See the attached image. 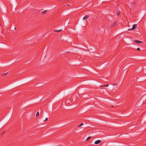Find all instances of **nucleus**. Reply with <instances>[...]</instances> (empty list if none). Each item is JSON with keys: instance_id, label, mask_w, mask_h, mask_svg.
<instances>
[{"instance_id": "obj_11", "label": "nucleus", "mask_w": 146, "mask_h": 146, "mask_svg": "<svg viewBox=\"0 0 146 146\" xmlns=\"http://www.w3.org/2000/svg\"><path fill=\"white\" fill-rule=\"evenodd\" d=\"M129 65H127V64L123 68L125 70L126 69V68Z\"/></svg>"}, {"instance_id": "obj_3", "label": "nucleus", "mask_w": 146, "mask_h": 146, "mask_svg": "<svg viewBox=\"0 0 146 146\" xmlns=\"http://www.w3.org/2000/svg\"><path fill=\"white\" fill-rule=\"evenodd\" d=\"M101 142V141L100 140H98L94 142V144H98L100 143Z\"/></svg>"}, {"instance_id": "obj_21", "label": "nucleus", "mask_w": 146, "mask_h": 146, "mask_svg": "<svg viewBox=\"0 0 146 146\" xmlns=\"http://www.w3.org/2000/svg\"><path fill=\"white\" fill-rule=\"evenodd\" d=\"M133 29H131V28H129L128 29V30L129 31H131L133 30Z\"/></svg>"}, {"instance_id": "obj_9", "label": "nucleus", "mask_w": 146, "mask_h": 146, "mask_svg": "<svg viewBox=\"0 0 146 146\" xmlns=\"http://www.w3.org/2000/svg\"><path fill=\"white\" fill-rule=\"evenodd\" d=\"M47 11V10H44V11H42V13L43 14H44L46 13Z\"/></svg>"}, {"instance_id": "obj_4", "label": "nucleus", "mask_w": 146, "mask_h": 146, "mask_svg": "<svg viewBox=\"0 0 146 146\" xmlns=\"http://www.w3.org/2000/svg\"><path fill=\"white\" fill-rule=\"evenodd\" d=\"M137 24H134L132 26V28L131 29L134 30L135 29L136 27H137Z\"/></svg>"}, {"instance_id": "obj_20", "label": "nucleus", "mask_w": 146, "mask_h": 146, "mask_svg": "<svg viewBox=\"0 0 146 146\" xmlns=\"http://www.w3.org/2000/svg\"><path fill=\"white\" fill-rule=\"evenodd\" d=\"M48 119V118H46L45 120H44V121H46Z\"/></svg>"}, {"instance_id": "obj_14", "label": "nucleus", "mask_w": 146, "mask_h": 146, "mask_svg": "<svg viewBox=\"0 0 146 146\" xmlns=\"http://www.w3.org/2000/svg\"><path fill=\"white\" fill-rule=\"evenodd\" d=\"M39 112H38H38H37V113H36V117H37V116H38V115H39Z\"/></svg>"}, {"instance_id": "obj_8", "label": "nucleus", "mask_w": 146, "mask_h": 146, "mask_svg": "<svg viewBox=\"0 0 146 146\" xmlns=\"http://www.w3.org/2000/svg\"><path fill=\"white\" fill-rule=\"evenodd\" d=\"M62 29H61L59 30H54V32H60L62 31Z\"/></svg>"}, {"instance_id": "obj_12", "label": "nucleus", "mask_w": 146, "mask_h": 146, "mask_svg": "<svg viewBox=\"0 0 146 146\" xmlns=\"http://www.w3.org/2000/svg\"><path fill=\"white\" fill-rule=\"evenodd\" d=\"M109 86L108 84L106 85H101L100 86V87H102V86H105V87H108Z\"/></svg>"}, {"instance_id": "obj_18", "label": "nucleus", "mask_w": 146, "mask_h": 146, "mask_svg": "<svg viewBox=\"0 0 146 146\" xmlns=\"http://www.w3.org/2000/svg\"><path fill=\"white\" fill-rule=\"evenodd\" d=\"M8 72H7V73H5L4 74H2V75H6V74H8Z\"/></svg>"}, {"instance_id": "obj_7", "label": "nucleus", "mask_w": 146, "mask_h": 146, "mask_svg": "<svg viewBox=\"0 0 146 146\" xmlns=\"http://www.w3.org/2000/svg\"><path fill=\"white\" fill-rule=\"evenodd\" d=\"M84 22V24H82V26L83 27H84V26H85L86 25L87 23V21H85Z\"/></svg>"}, {"instance_id": "obj_22", "label": "nucleus", "mask_w": 146, "mask_h": 146, "mask_svg": "<svg viewBox=\"0 0 146 146\" xmlns=\"http://www.w3.org/2000/svg\"><path fill=\"white\" fill-rule=\"evenodd\" d=\"M14 29H15V30H16V28H14Z\"/></svg>"}, {"instance_id": "obj_17", "label": "nucleus", "mask_w": 146, "mask_h": 146, "mask_svg": "<svg viewBox=\"0 0 146 146\" xmlns=\"http://www.w3.org/2000/svg\"><path fill=\"white\" fill-rule=\"evenodd\" d=\"M120 13L119 12L117 13V16H118L119 15Z\"/></svg>"}, {"instance_id": "obj_10", "label": "nucleus", "mask_w": 146, "mask_h": 146, "mask_svg": "<svg viewBox=\"0 0 146 146\" xmlns=\"http://www.w3.org/2000/svg\"><path fill=\"white\" fill-rule=\"evenodd\" d=\"M135 4V2H132L131 3V5L133 6Z\"/></svg>"}, {"instance_id": "obj_23", "label": "nucleus", "mask_w": 146, "mask_h": 146, "mask_svg": "<svg viewBox=\"0 0 146 146\" xmlns=\"http://www.w3.org/2000/svg\"><path fill=\"white\" fill-rule=\"evenodd\" d=\"M139 102V101H138L137 103H138Z\"/></svg>"}, {"instance_id": "obj_13", "label": "nucleus", "mask_w": 146, "mask_h": 146, "mask_svg": "<svg viewBox=\"0 0 146 146\" xmlns=\"http://www.w3.org/2000/svg\"><path fill=\"white\" fill-rule=\"evenodd\" d=\"M91 137L90 136L88 137L86 139V140L87 141H88Z\"/></svg>"}, {"instance_id": "obj_5", "label": "nucleus", "mask_w": 146, "mask_h": 146, "mask_svg": "<svg viewBox=\"0 0 146 146\" xmlns=\"http://www.w3.org/2000/svg\"><path fill=\"white\" fill-rule=\"evenodd\" d=\"M89 16L86 15L83 18V20H84L87 19L89 17Z\"/></svg>"}, {"instance_id": "obj_24", "label": "nucleus", "mask_w": 146, "mask_h": 146, "mask_svg": "<svg viewBox=\"0 0 146 146\" xmlns=\"http://www.w3.org/2000/svg\"><path fill=\"white\" fill-rule=\"evenodd\" d=\"M111 107H113V106H111Z\"/></svg>"}, {"instance_id": "obj_16", "label": "nucleus", "mask_w": 146, "mask_h": 146, "mask_svg": "<svg viewBox=\"0 0 146 146\" xmlns=\"http://www.w3.org/2000/svg\"><path fill=\"white\" fill-rule=\"evenodd\" d=\"M131 126L133 127H134V128L136 127V126H135V125H131Z\"/></svg>"}, {"instance_id": "obj_2", "label": "nucleus", "mask_w": 146, "mask_h": 146, "mask_svg": "<svg viewBox=\"0 0 146 146\" xmlns=\"http://www.w3.org/2000/svg\"><path fill=\"white\" fill-rule=\"evenodd\" d=\"M134 41L136 43H142V41H140L137 40H134Z\"/></svg>"}, {"instance_id": "obj_19", "label": "nucleus", "mask_w": 146, "mask_h": 146, "mask_svg": "<svg viewBox=\"0 0 146 146\" xmlns=\"http://www.w3.org/2000/svg\"><path fill=\"white\" fill-rule=\"evenodd\" d=\"M137 50H138L140 51V49L139 48H137Z\"/></svg>"}, {"instance_id": "obj_6", "label": "nucleus", "mask_w": 146, "mask_h": 146, "mask_svg": "<svg viewBox=\"0 0 146 146\" xmlns=\"http://www.w3.org/2000/svg\"><path fill=\"white\" fill-rule=\"evenodd\" d=\"M117 21H115V23H114L113 24H112L111 26V27H113L117 23Z\"/></svg>"}, {"instance_id": "obj_1", "label": "nucleus", "mask_w": 146, "mask_h": 146, "mask_svg": "<svg viewBox=\"0 0 146 146\" xmlns=\"http://www.w3.org/2000/svg\"><path fill=\"white\" fill-rule=\"evenodd\" d=\"M119 86L117 84H113L111 88L112 89V90L114 92L116 91L119 88Z\"/></svg>"}, {"instance_id": "obj_15", "label": "nucleus", "mask_w": 146, "mask_h": 146, "mask_svg": "<svg viewBox=\"0 0 146 146\" xmlns=\"http://www.w3.org/2000/svg\"><path fill=\"white\" fill-rule=\"evenodd\" d=\"M84 125V124L83 123H81L80 125H78V126L79 127H80L82 125Z\"/></svg>"}]
</instances>
